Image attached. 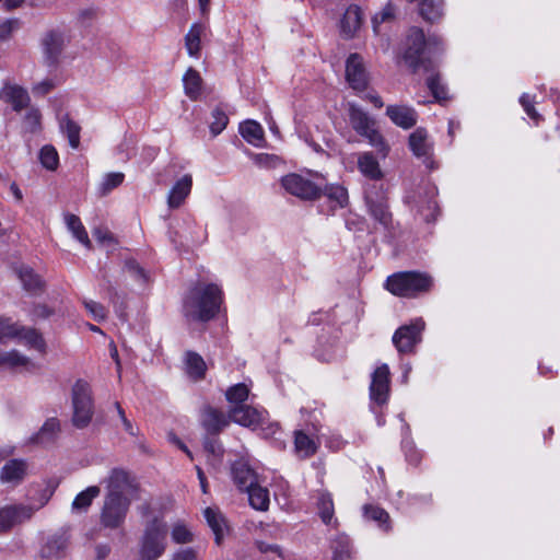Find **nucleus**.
<instances>
[{
	"label": "nucleus",
	"instance_id": "nucleus-48",
	"mask_svg": "<svg viewBox=\"0 0 560 560\" xmlns=\"http://www.w3.org/2000/svg\"><path fill=\"white\" fill-rule=\"evenodd\" d=\"M203 447L208 454V463L213 467L219 466L223 457V448L219 441L213 438H207L203 442Z\"/></svg>",
	"mask_w": 560,
	"mask_h": 560
},
{
	"label": "nucleus",
	"instance_id": "nucleus-6",
	"mask_svg": "<svg viewBox=\"0 0 560 560\" xmlns=\"http://www.w3.org/2000/svg\"><path fill=\"white\" fill-rule=\"evenodd\" d=\"M166 548V528L160 518L152 520L145 527L141 546V560H156L165 551Z\"/></svg>",
	"mask_w": 560,
	"mask_h": 560
},
{
	"label": "nucleus",
	"instance_id": "nucleus-24",
	"mask_svg": "<svg viewBox=\"0 0 560 560\" xmlns=\"http://www.w3.org/2000/svg\"><path fill=\"white\" fill-rule=\"evenodd\" d=\"M15 340L28 349H33L42 354L46 353V341L43 335L33 327H27L19 323Z\"/></svg>",
	"mask_w": 560,
	"mask_h": 560
},
{
	"label": "nucleus",
	"instance_id": "nucleus-55",
	"mask_svg": "<svg viewBox=\"0 0 560 560\" xmlns=\"http://www.w3.org/2000/svg\"><path fill=\"white\" fill-rule=\"evenodd\" d=\"M248 395L249 388L247 387V385L243 383L231 386L226 390V399L230 402L235 404V406H238L242 402H244L248 398Z\"/></svg>",
	"mask_w": 560,
	"mask_h": 560
},
{
	"label": "nucleus",
	"instance_id": "nucleus-62",
	"mask_svg": "<svg viewBox=\"0 0 560 560\" xmlns=\"http://www.w3.org/2000/svg\"><path fill=\"white\" fill-rule=\"evenodd\" d=\"M56 79L46 78L32 86V92L35 96H44L57 86Z\"/></svg>",
	"mask_w": 560,
	"mask_h": 560
},
{
	"label": "nucleus",
	"instance_id": "nucleus-46",
	"mask_svg": "<svg viewBox=\"0 0 560 560\" xmlns=\"http://www.w3.org/2000/svg\"><path fill=\"white\" fill-rule=\"evenodd\" d=\"M363 513L368 520L376 522L382 529H389V515L384 509L369 504L364 505Z\"/></svg>",
	"mask_w": 560,
	"mask_h": 560
},
{
	"label": "nucleus",
	"instance_id": "nucleus-11",
	"mask_svg": "<svg viewBox=\"0 0 560 560\" xmlns=\"http://www.w3.org/2000/svg\"><path fill=\"white\" fill-rule=\"evenodd\" d=\"M424 45L425 39L423 31L418 27H411L406 39V49L402 57L413 71L419 70L421 66H423L425 70H429L422 59Z\"/></svg>",
	"mask_w": 560,
	"mask_h": 560
},
{
	"label": "nucleus",
	"instance_id": "nucleus-35",
	"mask_svg": "<svg viewBox=\"0 0 560 560\" xmlns=\"http://www.w3.org/2000/svg\"><path fill=\"white\" fill-rule=\"evenodd\" d=\"M240 133L249 144L261 147L264 143V129L255 120H246L240 125Z\"/></svg>",
	"mask_w": 560,
	"mask_h": 560
},
{
	"label": "nucleus",
	"instance_id": "nucleus-45",
	"mask_svg": "<svg viewBox=\"0 0 560 560\" xmlns=\"http://www.w3.org/2000/svg\"><path fill=\"white\" fill-rule=\"evenodd\" d=\"M59 125L62 133L67 136L70 147L78 149L80 144V126L68 116L62 117Z\"/></svg>",
	"mask_w": 560,
	"mask_h": 560
},
{
	"label": "nucleus",
	"instance_id": "nucleus-4",
	"mask_svg": "<svg viewBox=\"0 0 560 560\" xmlns=\"http://www.w3.org/2000/svg\"><path fill=\"white\" fill-rule=\"evenodd\" d=\"M349 120L352 128L362 137L369 140V143L377 150V152L386 158L389 147L383 136L375 128V121L361 107L349 104Z\"/></svg>",
	"mask_w": 560,
	"mask_h": 560
},
{
	"label": "nucleus",
	"instance_id": "nucleus-53",
	"mask_svg": "<svg viewBox=\"0 0 560 560\" xmlns=\"http://www.w3.org/2000/svg\"><path fill=\"white\" fill-rule=\"evenodd\" d=\"M124 178H125V175L120 172L106 174L103 177V179L98 186V190H100L101 195L105 196V195L109 194L113 189H115L116 187L120 186L124 182Z\"/></svg>",
	"mask_w": 560,
	"mask_h": 560
},
{
	"label": "nucleus",
	"instance_id": "nucleus-29",
	"mask_svg": "<svg viewBox=\"0 0 560 560\" xmlns=\"http://www.w3.org/2000/svg\"><path fill=\"white\" fill-rule=\"evenodd\" d=\"M236 486L243 490L258 481L257 474L243 459L235 462L231 468Z\"/></svg>",
	"mask_w": 560,
	"mask_h": 560
},
{
	"label": "nucleus",
	"instance_id": "nucleus-32",
	"mask_svg": "<svg viewBox=\"0 0 560 560\" xmlns=\"http://www.w3.org/2000/svg\"><path fill=\"white\" fill-rule=\"evenodd\" d=\"M248 493L249 504L258 511H266L269 508V491L266 487L256 481L250 487L244 489Z\"/></svg>",
	"mask_w": 560,
	"mask_h": 560
},
{
	"label": "nucleus",
	"instance_id": "nucleus-17",
	"mask_svg": "<svg viewBox=\"0 0 560 560\" xmlns=\"http://www.w3.org/2000/svg\"><path fill=\"white\" fill-rule=\"evenodd\" d=\"M266 415V410L247 405L234 406L230 410V418L234 422L253 429H256L265 421Z\"/></svg>",
	"mask_w": 560,
	"mask_h": 560
},
{
	"label": "nucleus",
	"instance_id": "nucleus-18",
	"mask_svg": "<svg viewBox=\"0 0 560 560\" xmlns=\"http://www.w3.org/2000/svg\"><path fill=\"white\" fill-rule=\"evenodd\" d=\"M0 369L13 372H30L35 369L33 360L16 349L0 350Z\"/></svg>",
	"mask_w": 560,
	"mask_h": 560
},
{
	"label": "nucleus",
	"instance_id": "nucleus-36",
	"mask_svg": "<svg viewBox=\"0 0 560 560\" xmlns=\"http://www.w3.org/2000/svg\"><path fill=\"white\" fill-rule=\"evenodd\" d=\"M228 423L229 421L222 411L209 408L203 413L202 424L210 434H217Z\"/></svg>",
	"mask_w": 560,
	"mask_h": 560
},
{
	"label": "nucleus",
	"instance_id": "nucleus-15",
	"mask_svg": "<svg viewBox=\"0 0 560 560\" xmlns=\"http://www.w3.org/2000/svg\"><path fill=\"white\" fill-rule=\"evenodd\" d=\"M408 144L412 154L418 159H422L429 170H434L436 167L432 160L433 147L429 140L425 129L417 128L412 133H410Z\"/></svg>",
	"mask_w": 560,
	"mask_h": 560
},
{
	"label": "nucleus",
	"instance_id": "nucleus-5",
	"mask_svg": "<svg viewBox=\"0 0 560 560\" xmlns=\"http://www.w3.org/2000/svg\"><path fill=\"white\" fill-rule=\"evenodd\" d=\"M72 424L78 429L86 428L94 415L92 389L88 382L78 380L72 386Z\"/></svg>",
	"mask_w": 560,
	"mask_h": 560
},
{
	"label": "nucleus",
	"instance_id": "nucleus-49",
	"mask_svg": "<svg viewBox=\"0 0 560 560\" xmlns=\"http://www.w3.org/2000/svg\"><path fill=\"white\" fill-rule=\"evenodd\" d=\"M256 547L261 553L269 556L271 560H276V559L289 560L290 559V553L278 544H269L264 540H257Z\"/></svg>",
	"mask_w": 560,
	"mask_h": 560
},
{
	"label": "nucleus",
	"instance_id": "nucleus-52",
	"mask_svg": "<svg viewBox=\"0 0 560 560\" xmlns=\"http://www.w3.org/2000/svg\"><path fill=\"white\" fill-rule=\"evenodd\" d=\"M171 537L176 544H188L194 540V534L183 522H176L171 530Z\"/></svg>",
	"mask_w": 560,
	"mask_h": 560
},
{
	"label": "nucleus",
	"instance_id": "nucleus-1",
	"mask_svg": "<svg viewBox=\"0 0 560 560\" xmlns=\"http://www.w3.org/2000/svg\"><path fill=\"white\" fill-rule=\"evenodd\" d=\"M223 301L224 293L220 283L198 281L184 299V314L194 320L208 322L219 314Z\"/></svg>",
	"mask_w": 560,
	"mask_h": 560
},
{
	"label": "nucleus",
	"instance_id": "nucleus-27",
	"mask_svg": "<svg viewBox=\"0 0 560 560\" xmlns=\"http://www.w3.org/2000/svg\"><path fill=\"white\" fill-rule=\"evenodd\" d=\"M60 433V421L57 418L47 419L39 431L31 436L30 443L48 446L52 444Z\"/></svg>",
	"mask_w": 560,
	"mask_h": 560
},
{
	"label": "nucleus",
	"instance_id": "nucleus-31",
	"mask_svg": "<svg viewBox=\"0 0 560 560\" xmlns=\"http://www.w3.org/2000/svg\"><path fill=\"white\" fill-rule=\"evenodd\" d=\"M106 482L108 490L106 497H127L126 491L130 485L128 474L125 470L118 468L113 469Z\"/></svg>",
	"mask_w": 560,
	"mask_h": 560
},
{
	"label": "nucleus",
	"instance_id": "nucleus-25",
	"mask_svg": "<svg viewBox=\"0 0 560 560\" xmlns=\"http://www.w3.org/2000/svg\"><path fill=\"white\" fill-rule=\"evenodd\" d=\"M362 11L358 5L347 8L340 21V32L345 38H352L362 26Z\"/></svg>",
	"mask_w": 560,
	"mask_h": 560
},
{
	"label": "nucleus",
	"instance_id": "nucleus-7",
	"mask_svg": "<svg viewBox=\"0 0 560 560\" xmlns=\"http://www.w3.org/2000/svg\"><path fill=\"white\" fill-rule=\"evenodd\" d=\"M424 329V322L417 318L409 325L399 327L394 336L393 343L400 354L412 353L416 346L421 341V332Z\"/></svg>",
	"mask_w": 560,
	"mask_h": 560
},
{
	"label": "nucleus",
	"instance_id": "nucleus-2",
	"mask_svg": "<svg viewBox=\"0 0 560 560\" xmlns=\"http://www.w3.org/2000/svg\"><path fill=\"white\" fill-rule=\"evenodd\" d=\"M282 189L301 200L312 201L323 194V176L317 173H290L281 177Z\"/></svg>",
	"mask_w": 560,
	"mask_h": 560
},
{
	"label": "nucleus",
	"instance_id": "nucleus-58",
	"mask_svg": "<svg viewBox=\"0 0 560 560\" xmlns=\"http://www.w3.org/2000/svg\"><path fill=\"white\" fill-rule=\"evenodd\" d=\"M126 272L140 284H145L149 281V276L133 259H128L125 262Z\"/></svg>",
	"mask_w": 560,
	"mask_h": 560
},
{
	"label": "nucleus",
	"instance_id": "nucleus-26",
	"mask_svg": "<svg viewBox=\"0 0 560 560\" xmlns=\"http://www.w3.org/2000/svg\"><path fill=\"white\" fill-rule=\"evenodd\" d=\"M27 463L23 459H11L0 470V481L12 486L19 485L26 476Z\"/></svg>",
	"mask_w": 560,
	"mask_h": 560
},
{
	"label": "nucleus",
	"instance_id": "nucleus-63",
	"mask_svg": "<svg viewBox=\"0 0 560 560\" xmlns=\"http://www.w3.org/2000/svg\"><path fill=\"white\" fill-rule=\"evenodd\" d=\"M520 103L523 106L525 113L535 121L540 120V115L534 108V100L526 93L520 97Z\"/></svg>",
	"mask_w": 560,
	"mask_h": 560
},
{
	"label": "nucleus",
	"instance_id": "nucleus-61",
	"mask_svg": "<svg viewBox=\"0 0 560 560\" xmlns=\"http://www.w3.org/2000/svg\"><path fill=\"white\" fill-rule=\"evenodd\" d=\"M20 26L18 19L0 18V40H7Z\"/></svg>",
	"mask_w": 560,
	"mask_h": 560
},
{
	"label": "nucleus",
	"instance_id": "nucleus-30",
	"mask_svg": "<svg viewBox=\"0 0 560 560\" xmlns=\"http://www.w3.org/2000/svg\"><path fill=\"white\" fill-rule=\"evenodd\" d=\"M358 168L361 174L372 180L383 178V172L380 163L371 152H362L358 154Z\"/></svg>",
	"mask_w": 560,
	"mask_h": 560
},
{
	"label": "nucleus",
	"instance_id": "nucleus-8",
	"mask_svg": "<svg viewBox=\"0 0 560 560\" xmlns=\"http://www.w3.org/2000/svg\"><path fill=\"white\" fill-rule=\"evenodd\" d=\"M365 203L370 215L387 228L392 220V214L388 211V203L382 186L371 185L365 189Z\"/></svg>",
	"mask_w": 560,
	"mask_h": 560
},
{
	"label": "nucleus",
	"instance_id": "nucleus-16",
	"mask_svg": "<svg viewBox=\"0 0 560 560\" xmlns=\"http://www.w3.org/2000/svg\"><path fill=\"white\" fill-rule=\"evenodd\" d=\"M389 368L382 364L375 369L370 384V398L372 402L384 405L389 396Z\"/></svg>",
	"mask_w": 560,
	"mask_h": 560
},
{
	"label": "nucleus",
	"instance_id": "nucleus-12",
	"mask_svg": "<svg viewBox=\"0 0 560 560\" xmlns=\"http://www.w3.org/2000/svg\"><path fill=\"white\" fill-rule=\"evenodd\" d=\"M66 43V34L57 30H51L43 36L40 46L46 66L56 67L59 63Z\"/></svg>",
	"mask_w": 560,
	"mask_h": 560
},
{
	"label": "nucleus",
	"instance_id": "nucleus-57",
	"mask_svg": "<svg viewBox=\"0 0 560 560\" xmlns=\"http://www.w3.org/2000/svg\"><path fill=\"white\" fill-rule=\"evenodd\" d=\"M427 85L436 101L441 102L447 98L446 88L441 83L439 73H432L427 79Z\"/></svg>",
	"mask_w": 560,
	"mask_h": 560
},
{
	"label": "nucleus",
	"instance_id": "nucleus-44",
	"mask_svg": "<svg viewBox=\"0 0 560 560\" xmlns=\"http://www.w3.org/2000/svg\"><path fill=\"white\" fill-rule=\"evenodd\" d=\"M327 196L330 201L336 202V205L340 208H343L348 205L349 196L348 190L340 184H324L323 183V194Z\"/></svg>",
	"mask_w": 560,
	"mask_h": 560
},
{
	"label": "nucleus",
	"instance_id": "nucleus-19",
	"mask_svg": "<svg viewBox=\"0 0 560 560\" xmlns=\"http://www.w3.org/2000/svg\"><path fill=\"white\" fill-rule=\"evenodd\" d=\"M346 78L349 85L355 91H363L368 85V74L362 58L351 54L346 62Z\"/></svg>",
	"mask_w": 560,
	"mask_h": 560
},
{
	"label": "nucleus",
	"instance_id": "nucleus-38",
	"mask_svg": "<svg viewBox=\"0 0 560 560\" xmlns=\"http://www.w3.org/2000/svg\"><path fill=\"white\" fill-rule=\"evenodd\" d=\"M203 514L208 525L210 526L215 536L217 544H220L226 528L224 517L222 516L220 511L214 508H207Z\"/></svg>",
	"mask_w": 560,
	"mask_h": 560
},
{
	"label": "nucleus",
	"instance_id": "nucleus-42",
	"mask_svg": "<svg viewBox=\"0 0 560 560\" xmlns=\"http://www.w3.org/2000/svg\"><path fill=\"white\" fill-rule=\"evenodd\" d=\"M101 493L97 486L88 487L74 498L71 509L73 512H85L91 505L92 501Z\"/></svg>",
	"mask_w": 560,
	"mask_h": 560
},
{
	"label": "nucleus",
	"instance_id": "nucleus-64",
	"mask_svg": "<svg viewBox=\"0 0 560 560\" xmlns=\"http://www.w3.org/2000/svg\"><path fill=\"white\" fill-rule=\"evenodd\" d=\"M54 315V310L46 304H36L31 311L33 320L47 319Z\"/></svg>",
	"mask_w": 560,
	"mask_h": 560
},
{
	"label": "nucleus",
	"instance_id": "nucleus-43",
	"mask_svg": "<svg viewBox=\"0 0 560 560\" xmlns=\"http://www.w3.org/2000/svg\"><path fill=\"white\" fill-rule=\"evenodd\" d=\"M185 364L187 374L194 380H200L206 373V363L203 359L196 352H187L185 355Z\"/></svg>",
	"mask_w": 560,
	"mask_h": 560
},
{
	"label": "nucleus",
	"instance_id": "nucleus-47",
	"mask_svg": "<svg viewBox=\"0 0 560 560\" xmlns=\"http://www.w3.org/2000/svg\"><path fill=\"white\" fill-rule=\"evenodd\" d=\"M443 12L442 0H422L420 3V14L427 21L438 20Z\"/></svg>",
	"mask_w": 560,
	"mask_h": 560
},
{
	"label": "nucleus",
	"instance_id": "nucleus-41",
	"mask_svg": "<svg viewBox=\"0 0 560 560\" xmlns=\"http://www.w3.org/2000/svg\"><path fill=\"white\" fill-rule=\"evenodd\" d=\"M317 509L322 521L326 525H337V520L334 517V503L329 493H319L317 499Z\"/></svg>",
	"mask_w": 560,
	"mask_h": 560
},
{
	"label": "nucleus",
	"instance_id": "nucleus-23",
	"mask_svg": "<svg viewBox=\"0 0 560 560\" xmlns=\"http://www.w3.org/2000/svg\"><path fill=\"white\" fill-rule=\"evenodd\" d=\"M386 115L393 124L402 129L412 128L418 120L416 110L406 105H389L386 108Z\"/></svg>",
	"mask_w": 560,
	"mask_h": 560
},
{
	"label": "nucleus",
	"instance_id": "nucleus-21",
	"mask_svg": "<svg viewBox=\"0 0 560 560\" xmlns=\"http://www.w3.org/2000/svg\"><path fill=\"white\" fill-rule=\"evenodd\" d=\"M0 98L10 104L12 109L18 113L26 108L31 101L30 95L24 88L11 83L4 84L0 90Z\"/></svg>",
	"mask_w": 560,
	"mask_h": 560
},
{
	"label": "nucleus",
	"instance_id": "nucleus-13",
	"mask_svg": "<svg viewBox=\"0 0 560 560\" xmlns=\"http://www.w3.org/2000/svg\"><path fill=\"white\" fill-rule=\"evenodd\" d=\"M70 537L65 532L49 535L39 550L42 560H63L68 555Z\"/></svg>",
	"mask_w": 560,
	"mask_h": 560
},
{
	"label": "nucleus",
	"instance_id": "nucleus-9",
	"mask_svg": "<svg viewBox=\"0 0 560 560\" xmlns=\"http://www.w3.org/2000/svg\"><path fill=\"white\" fill-rule=\"evenodd\" d=\"M396 15V7L392 2H388L372 16V30L374 36L377 38L376 46L384 52H387L390 47L386 27L395 21Z\"/></svg>",
	"mask_w": 560,
	"mask_h": 560
},
{
	"label": "nucleus",
	"instance_id": "nucleus-28",
	"mask_svg": "<svg viewBox=\"0 0 560 560\" xmlns=\"http://www.w3.org/2000/svg\"><path fill=\"white\" fill-rule=\"evenodd\" d=\"M15 271L23 284V288L30 293L37 294L44 290V280L30 266L21 265L15 269Z\"/></svg>",
	"mask_w": 560,
	"mask_h": 560
},
{
	"label": "nucleus",
	"instance_id": "nucleus-59",
	"mask_svg": "<svg viewBox=\"0 0 560 560\" xmlns=\"http://www.w3.org/2000/svg\"><path fill=\"white\" fill-rule=\"evenodd\" d=\"M42 115L38 108L31 107L24 117V126L28 132H37L40 129Z\"/></svg>",
	"mask_w": 560,
	"mask_h": 560
},
{
	"label": "nucleus",
	"instance_id": "nucleus-10",
	"mask_svg": "<svg viewBox=\"0 0 560 560\" xmlns=\"http://www.w3.org/2000/svg\"><path fill=\"white\" fill-rule=\"evenodd\" d=\"M130 500L127 497H105L101 522L105 527H119L127 515Z\"/></svg>",
	"mask_w": 560,
	"mask_h": 560
},
{
	"label": "nucleus",
	"instance_id": "nucleus-39",
	"mask_svg": "<svg viewBox=\"0 0 560 560\" xmlns=\"http://www.w3.org/2000/svg\"><path fill=\"white\" fill-rule=\"evenodd\" d=\"M55 489L56 485L49 481L36 491V495L31 497V502L28 504H24L26 508H32V516L49 502Z\"/></svg>",
	"mask_w": 560,
	"mask_h": 560
},
{
	"label": "nucleus",
	"instance_id": "nucleus-14",
	"mask_svg": "<svg viewBox=\"0 0 560 560\" xmlns=\"http://www.w3.org/2000/svg\"><path fill=\"white\" fill-rule=\"evenodd\" d=\"M31 518L32 508H26L23 503L4 505L0 508V534L8 533Z\"/></svg>",
	"mask_w": 560,
	"mask_h": 560
},
{
	"label": "nucleus",
	"instance_id": "nucleus-20",
	"mask_svg": "<svg viewBox=\"0 0 560 560\" xmlns=\"http://www.w3.org/2000/svg\"><path fill=\"white\" fill-rule=\"evenodd\" d=\"M436 195V188L430 186L424 190L423 196L419 195L410 201L412 207L417 209L427 222L434 221L439 213V207L435 200Z\"/></svg>",
	"mask_w": 560,
	"mask_h": 560
},
{
	"label": "nucleus",
	"instance_id": "nucleus-60",
	"mask_svg": "<svg viewBox=\"0 0 560 560\" xmlns=\"http://www.w3.org/2000/svg\"><path fill=\"white\" fill-rule=\"evenodd\" d=\"M83 304H84L85 310L88 311V313L92 316V318L94 320L102 322L106 318L107 311L98 302H95L92 300H84Z\"/></svg>",
	"mask_w": 560,
	"mask_h": 560
},
{
	"label": "nucleus",
	"instance_id": "nucleus-56",
	"mask_svg": "<svg viewBox=\"0 0 560 560\" xmlns=\"http://www.w3.org/2000/svg\"><path fill=\"white\" fill-rule=\"evenodd\" d=\"M211 116L212 121L210 122V131L215 137L225 129L229 122V117L220 108H214L211 113Z\"/></svg>",
	"mask_w": 560,
	"mask_h": 560
},
{
	"label": "nucleus",
	"instance_id": "nucleus-22",
	"mask_svg": "<svg viewBox=\"0 0 560 560\" xmlns=\"http://www.w3.org/2000/svg\"><path fill=\"white\" fill-rule=\"evenodd\" d=\"M192 187V176L190 174L183 175L175 182L167 195V206L170 209L179 208L190 195Z\"/></svg>",
	"mask_w": 560,
	"mask_h": 560
},
{
	"label": "nucleus",
	"instance_id": "nucleus-3",
	"mask_svg": "<svg viewBox=\"0 0 560 560\" xmlns=\"http://www.w3.org/2000/svg\"><path fill=\"white\" fill-rule=\"evenodd\" d=\"M431 287V277L416 271L398 272L386 280V289L398 296H416L420 292L429 291Z\"/></svg>",
	"mask_w": 560,
	"mask_h": 560
},
{
	"label": "nucleus",
	"instance_id": "nucleus-50",
	"mask_svg": "<svg viewBox=\"0 0 560 560\" xmlns=\"http://www.w3.org/2000/svg\"><path fill=\"white\" fill-rule=\"evenodd\" d=\"M38 159L43 167L48 171H55L59 165L58 152L51 144H46L40 149Z\"/></svg>",
	"mask_w": 560,
	"mask_h": 560
},
{
	"label": "nucleus",
	"instance_id": "nucleus-34",
	"mask_svg": "<svg viewBox=\"0 0 560 560\" xmlns=\"http://www.w3.org/2000/svg\"><path fill=\"white\" fill-rule=\"evenodd\" d=\"M183 84L187 97L191 101L199 98L202 91V78L197 70L189 68L183 77Z\"/></svg>",
	"mask_w": 560,
	"mask_h": 560
},
{
	"label": "nucleus",
	"instance_id": "nucleus-37",
	"mask_svg": "<svg viewBox=\"0 0 560 560\" xmlns=\"http://www.w3.org/2000/svg\"><path fill=\"white\" fill-rule=\"evenodd\" d=\"M63 220L68 231L71 232L72 236L82 245L90 247L91 242L80 218L72 213H65Z\"/></svg>",
	"mask_w": 560,
	"mask_h": 560
},
{
	"label": "nucleus",
	"instance_id": "nucleus-54",
	"mask_svg": "<svg viewBox=\"0 0 560 560\" xmlns=\"http://www.w3.org/2000/svg\"><path fill=\"white\" fill-rule=\"evenodd\" d=\"M334 560H349L350 541L346 535H339L332 541Z\"/></svg>",
	"mask_w": 560,
	"mask_h": 560
},
{
	"label": "nucleus",
	"instance_id": "nucleus-40",
	"mask_svg": "<svg viewBox=\"0 0 560 560\" xmlns=\"http://www.w3.org/2000/svg\"><path fill=\"white\" fill-rule=\"evenodd\" d=\"M295 452L300 457L306 458L317 451V442L303 431H298L294 439Z\"/></svg>",
	"mask_w": 560,
	"mask_h": 560
},
{
	"label": "nucleus",
	"instance_id": "nucleus-51",
	"mask_svg": "<svg viewBox=\"0 0 560 560\" xmlns=\"http://www.w3.org/2000/svg\"><path fill=\"white\" fill-rule=\"evenodd\" d=\"M19 322H14L9 317L0 318V345L8 340H15L18 334Z\"/></svg>",
	"mask_w": 560,
	"mask_h": 560
},
{
	"label": "nucleus",
	"instance_id": "nucleus-33",
	"mask_svg": "<svg viewBox=\"0 0 560 560\" xmlns=\"http://www.w3.org/2000/svg\"><path fill=\"white\" fill-rule=\"evenodd\" d=\"M205 33V25L194 23L185 36V47L190 57L199 58L201 50V36Z\"/></svg>",
	"mask_w": 560,
	"mask_h": 560
}]
</instances>
